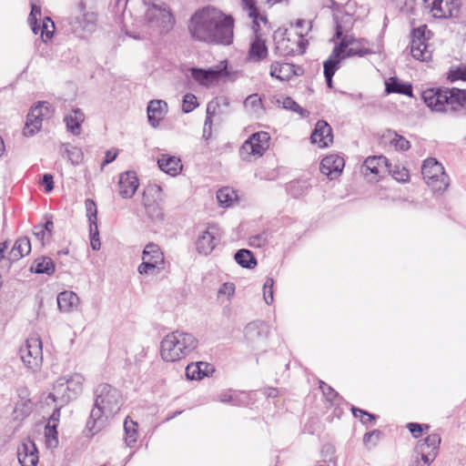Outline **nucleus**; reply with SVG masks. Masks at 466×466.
Listing matches in <instances>:
<instances>
[{
	"instance_id": "f257e3e1",
	"label": "nucleus",
	"mask_w": 466,
	"mask_h": 466,
	"mask_svg": "<svg viewBox=\"0 0 466 466\" xmlns=\"http://www.w3.org/2000/svg\"><path fill=\"white\" fill-rule=\"evenodd\" d=\"M94 406L86 421L92 435L104 429L121 410L124 398L121 391L107 383H101L94 390Z\"/></svg>"
},
{
	"instance_id": "f03ea898",
	"label": "nucleus",
	"mask_w": 466,
	"mask_h": 466,
	"mask_svg": "<svg viewBox=\"0 0 466 466\" xmlns=\"http://www.w3.org/2000/svg\"><path fill=\"white\" fill-rule=\"evenodd\" d=\"M426 106L433 112L455 113L466 106V90L431 87L421 94Z\"/></svg>"
},
{
	"instance_id": "7ed1b4c3",
	"label": "nucleus",
	"mask_w": 466,
	"mask_h": 466,
	"mask_svg": "<svg viewBox=\"0 0 466 466\" xmlns=\"http://www.w3.org/2000/svg\"><path fill=\"white\" fill-rule=\"evenodd\" d=\"M198 346L197 339L188 332L176 330L167 334L160 342V357L166 362L187 358Z\"/></svg>"
},
{
	"instance_id": "20e7f679",
	"label": "nucleus",
	"mask_w": 466,
	"mask_h": 466,
	"mask_svg": "<svg viewBox=\"0 0 466 466\" xmlns=\"http://www.w3.org/2000/svg\"><path fill=\"white\" fill-rule=\"evenodd\" d=\"M83 382L84 377L79 373L62 376L54 383L53 392L49 393L46 400L51 399L53 401L66 404L82 392Z\"/></svg>"
},
{
	"instance_id": "39448f33",
	"label": "nucleus",
	"mask_w": 466,
	"mask_h": 466,
	"mask_svg": "<svg viewBox=\"0 0 466 466\" xmlns=\"http://www.w3.org/2000/svg\"><path fill=\"white\" fill-rule=\"evenodd\" d=\"M211 19L213 35L210 37V44L231 45L234 37V18L230 15H226L219 9L212 7Z\"/></svg>"
},
{
	"instance_id": "423d86ee",
	"label": "nucleus",
	"mask_w": 466,
	"mask_h": 466,
	"mask_svg": "<svg viewBox=\"0 0 466 466\" xmlns=\"http://www.w3.org/2000/svg\"><path fill=\"white\" fill-rule=\"evenodd\" d=\"M212 7L208 6L194 13L188 23V31L193 39L210 44L212 35Z\"/></svg>"
},
{
	"instance_id": "0eeeda50",
	"label": "nucleus",
	"mask_w": 466,
	"mask_h": 466,
	"mask_svg": "<svg viewBox=\"0 0 466 466\" xmlns=\"http://www.w3.org/2000/svg\"><path fill=\"white\" fill-rule=\"evenodd\" d=\"M421 174L425 183L433 192H441L449 187V177L441 163L430 157L424 160Z\"/></svg>"
},
{
	"instance_id": "6e6552de",
	"label": "nucleus",
	"mask_w": 466,
	"mask_h": 466,
	"mask_svg": "<svg viewBox=\"0 0 466 466\" xmlns=\"http://www.w3.org/2000/svg\"><path fill=\"white\" fill-rule=\"evenodd\" d=\"M147 9L145 18L152 26L156 27L160 34L168 32L175 23V19L166 4H145Z\"/></svg>"
},
{
	"instance_id": "1a4fd4ad",
	"label": "nucleus",
	"mask_w": 466,
	"mask_h": 466,
	"mask_svg": "<svg viewBox=\"0 0 466 466\" xmlns=\"http://www.w3.org/2000/svg\"><path fill=\"white\" fill-rule=\"evenodd\" d=\"M276 52L280 56H295L303 54L306 50L308 41L303 37L302 33H296L294 37L287 30L277 32L275 35Z\"/></svg>"
},
{
	"instance_id": "9d476101",
	"label": "nucleus",
	"mask_w": 466,
	"mask_h": 466,
	"mask_svg": "<svg viewBox=\"0 0 466 466\" xmlns=\"http://www.w3.org/2000/svg\"><path fill=\"white\" fill-rule=\"evenodd\" d=\"M269 139L268 132L260 131L252 134L239 148L240 158L251 162L253 158L260 157L268 150Z\"/></svg>"
},
{
	"instance_id": "9b49d317",
	"label": "nucleus",
	"mask_w": 466,
	"mask_h": 466,
	"mask_svg": "<svg viewBox=\"0 0 466 466\" xmlns=\"http://www.w3.org/2000/svg\"><path fill=\"white\" fill-rule=\"evenodd\" d=\"M164 196L162 188L157 184L148 185L143 192L142 205L152 219H162Z\"/></svg>"
},
{
	"instance_id": "f8f14e48",
	"label": "nucleus",
	"mask_w": 466,
	"mask_h": 466,
	"mask_svg": "<svg viewBox=\"0 0 466 466\" xmlns=\"http://www.w3.org/2000/svg\"><path fill=\"white\" fill-rule=\"evenodd\" d=\"M20 357L28 370L36 371L43 361L42 340L38 336H31L20 349Z\"/></svg>"
},
{
	"instance_id": "ddd939ff",
	"label": "nucleus",
	"mask_w": 466,
	"mask_h": 466,
	"mask_svg": "<svg viewBox=\"0 0 466 466\" xmlns=\"http://www.w3.org/2000/svg\"><path fill=\"white\" fill-rule=\"evenodd\" d=\"M52 110L48 102L40 101L35 106H32L24 128V135L25 137L34 136L42 127V122L45 118L50 117Z\"/></svg>"
},
{
	"instance_id": "4468645a",
	"label": "nucleus",
	"mask_w": 466,
	"mask_h": 466,
	"mask_svg": "<svg viewBox=\"0 0 466 466\" xmlns=\"http://www.w3.org/2000/svg\"><path fill=\"white\" fill-rule=\"evenodd\" d=\"M427 26L421 25L414 28L411 32L410 41V54L411 56L420 61H428L431 58V51L426 43Z\"/></svg>"
},
{
	"instance_id": "2eb2a0df",
	"label": "nucleus",
	"mask_w": 466,
	"mask_h": 466,
	"mask_svg": "<svg viewBox=\"0 0 466 466\" xmlns=\"http://www.w3.org/2000/svg\"><path fill=\"white\" fill-rule=\"evenodd\" d=\"M440 443L441 437L436 433L430 434L424 440L420 441L416 446V451L420 455L423 463L421 464L420 461H417V466H429L438 454Z\"/></svg>"
},
{
	"instance_id": "dca6fc26",
	"label": "nucleus",
	"mask_w": 466,
	"mask_h": 466,
	"mask_svg": "<svg viewBox=\"0 0 466 466\" xmlns=\"http://www.w3.org/2000/svg\"><path fill=\"white\" fill-rule=\"evenodd\" d=\"M191 76L199 85L209 86L217 83L222 76H227V62L223 61L218 66L208 69L192 67Z\"/></svg>"
},
{
	"instance_id": "f3484780",
	"label": "nucleus",
	"mask_w": 466,
	"mask_h": 466,
	"mask_svg": "<svg viewBox=\"0 0 466 466\" xmlns=\"http://www.w3.org/2000/svg\"><path fill=\"white\" fill-rule=\"evenodd\" d=\"M426 9L435 18H448L456 15L459 7V0H423Z\"/></svg>"
},
{
	"instance_id": "a211bd4d",
	"label": "nucleus",
	"mask_w": 466,
	"mask_h": 466,
	"mask_svg": "<svg viewBox=\"0 0 466 466\" xmlns=\"http://www.w3.org/2000/svg\"><path fill=\"white\" fill-rule=\"evenodd\" d=\"M387 158L383 156L369 157L362 166V174L370 181L376 182L387 172Z\"/></svg>"
},
{
	"instance_id": "6ab92c4d",
	"label": "nucleus",
	"mask_w": 466,
	"mask_h": 466,
	"mask_svg": "<svg viewBox=\"0 0 466 466\" xmlns=\"http://www.w3.org/2000/svg\"><path fill=\"white\" fill-rule=\"evenodd\" d=\"M218 228L208 226L197 238L196 247L199 254H210L218 244Z\"/></svg>"
},
{
	"instance_id": "aec40b11",
	"label": "nucleus",
	"mask_w": 466,
	"mask_h": 466,
	"mask_svg": "<svg viewBox=\"0 0 466 466\" xmlns=\"http://www.w3.org/2000/svg\"><path fill=\"white\" fill-rule=\"evenodd\" d=\"M139 186L135 171H126L119 176L118 193L123 198H131Z\"/></svg>"
},
{
	"instance_id": "412c9836",
	"label": "nucleus",
	"mask_w": 466,
	"mask_h": 466,
	"mask_svg": "<svg viewBox=\"0 0 466 466\" xmlns=\"http://www.w3.org/2000/svg\"><path fill=\"white\" fill-rule=\"evenodd\" d=\"M344 159L337 155H329L325 157L320 162V171L323 175L330 179L337 178L340 176L344 167Z\"/></svg>"
},
{
	"instance_id": "4be33fe9",
	"label": "nucleus",
	"mask_w": 466,
	"mask_h": 466,
	"mask_svg": "<svg viewBox=\"0 0 466 466\" xmlns=\"http://www.w3.org/2000/svg\"><path fill=\"white\" fill-rule=\"evenodd\" d=\"M17 458L22 466H36L38 462V451L33 441L23 442L17 451Z\"/></svg>"
},
{
	"instance_id": "5701e85b",
	"label": "nucleus",
	"mask_w": 466,
	"mask_h": 466,
	"mask_svg": "<svg viewBox=\"0 0 466 466\" xmlns=\"http://www.w3.org/2000/svg\"><path fill=\"white\" fill-rule=\"evenodd\" d=\"M302 72L300 66L293 64L275 62L270 66V76L280 81H288L293 76H300Z\"/></svg>"
},
{
	"instance_id": "b1692460",
	"label": "nucleus",
	"mask_w": 466,
	"mask_h": 466,
	"mask_svg": "<svg viewBox=\"0 0 466 466\" xmlns=\"http://www.w3.org/2000/svg\"><path fill=\"white\" fill-rule=\"evenodd\" d=\"M311 142L319 147H326L332 143L333 136L330 126L324 120H319L311 134Z\"/></svg>"
},
{
	"instance_id": "393cba45",
	"label": "nucleus",
	"mask_w": 466,
	"mask_h": 466,
	"mask_svg": "<svg viewBox=\"0 0 466 466\" xmlns=\"http://www.w3.org/2000/svg\"><path fill=\"white\" fill-rule=\"evenodd\" d=\"M147 119L151 127H157L167 114V103L161 99L151 100L147 105Z\"/></svg>"
},
{
	"instance_id": "a878e982",
	"label": "nucleus",
	"mask_w": 466,
	"mask_h": 466,
	"mask_svg": "<svg viewBox=\"0 0 466 466\" xmlns=\"http://www.w3.org/2000/svg\"><path fill=\"white\" fill-rule=\"evenodd\" d=\"M252 29L255 37L250 44L248 55L251 60L260 61L268 56V47L265 44V40L262 38V35L258 32L259 25H255V24H253Z\"/></svg>"
},
{
	"instance_id": "bb28decb",
	"label": "nucleus",
	"mask_w": 466,
	"mask_h": 466,
	"mask_svg": "<svg viewBox=\"0 0 466 466\" xmlns=\"http://www.w3.org/2000/svg\"><path fill=\"white\" fill-rule=\"evenodd\" d=\"M158 167L165 173L175 177L182 170V165L180 158L169 156L162 155L157 160Z\"/></svg>"
},
{
	"instance_id": "cd10ccee",
	"label": "nucleus",
	"mask_w": 466,
	"mask_h": 466,
	"mask_svg": "<svg viewBox=\"0 0 466 466\" xmlns=\"http://www.w3.org/2000/svg\"><path fill=\"white\" fill-rule=\"evenodd\" d=\"M213 371V367L204 361L190 363L186 367V376L188 380H201Z\"/></svg>"
},
{
	"instance_id": "c85d7f7f",
	"label": "nucleus",
	"mask_w": 466,
	"mask_h": 466,
	"mask_svg": "<svg viewBox=\"0 0 466 466\" xmlns=\"http://www.w3.org/2000/svg\"><path fill=\"white\" fill-rule=\"evenodd\" d=\"M79 303L78 296L70 290H65L58 294L57 296V305L61 311L63 312H72L76 309Z\"/></svg>"
},
{
	"instance_id": "c756f323",
	"label": "nucleus",
	"mask_w": 466,
	"mask_h": 466,
	"mask_svg": "<svg viewBox=\"0 0 466 466\" xmlns=\"http://www.w3.org/2000/svg\"><path fill=\"white\" fill-rule=\"evenodd\" d=\"M84 120H85V115L78 108L73 109L64 118V121L66 125L67 130L76 136L80 134L81 125L84 122Z\"/></svg>"
},
{
	"instance_id": "7c9ffc66",
	"label": "nucleus",
	"mask_w": 466,
	"mask_h": 466,
	"mask_svg": "<svg viewBox=\"0 0 466 466\" xmlns=\"http://www.w3.org/2000/svg\"><path fill=\"white\" fill-rule=\"evenodd\" d=\"M31 252V243L28 238H19L14 244L11 251L9 252V259L11 261H17Z\"/></svg>"
},
{
	"instance_id": "2f4dec72",
	"label": "nucleus",
	"mask_w": 466,
	"mask_h": 466,
	"mask_svg": "<svg viewBox=\"0 0 466 466\" xmlns=\"http://www.w3.org/2000/svg\"><path fill=\"white\" fill-rule=\"evenodd\" d=\"M385 91L388 94L397 93L412 96L411 85L400 82L397 77H390L385 84Z\"/></svg>"
},
{
	"instance_id": "473e14b6",
	"label": "nucleus",
	"mask_w": 466,
	"mask_h": 466,
	"mask_svg": "<svg viewBox=\"0 0 466 466\" xmlns=\"http://www.w3.org/2000/svg\"><path fill=\"white\" fill-rule=\"evenodd\" d=\"M138 425L136 421L130 420L128 417L124 421L125 431V442L127 447H133L138 438L137 431Z\"/></svg>"
},
{
	"instance_id": "72a5a7b5",
	"label": "nucleus",
	"mask_w": 466,
	"mask_h": 466,
	"mask_svg": "<svg viewBox=\"0 0 466 466\" xmlns=\"http://www.w3.org/2000/svg\"><path fill=\"white\" fill-rule=\"evenodd\" d=\"M236 262L245 268H254L257 266V259L253 253L248 249H239L235 253Z\"/></svg>"
},
{
	"instance_id": "f704fd0d",
	"label": "nucleus",
	"mask_w": 466,
	"mask_h": 466,
	"mask_svg": "<svg viewBox=\"0 0 466 466\" xmlns=\"http://www.w3.org/2000/svg\"><path fill=\"white\" fill-rule=\"evenodd\" d=\"M31 270L36 274L52 275L55 272V264L50 258L42 257L34 261Z\"/></svg>"
},
{
	"instance_id": "c9c22d12",
	"label": "nucleus",
	"mask_w": 466,
	"mask_h": 466,
	"mask_svg": "<svg viewBox=\"0 0 466 466\" xmlns=\"http://www.w3.org/2000/svg\"><path fill=\"white\" fill-rule=\"evenodd\" d=\"M142 258H149L150 261L160 266L164 264V255L159 247L154 243H149L145 247Z\"/></svg>"
},
{
	"instance_id": "e433bc0d",
	"label": "nucleus",
	"mask_w": 466,
	"mask_h": 466,
	"mask_svg": "<svg viewBox=\"0 0 466 466\" xmlns=\"http://www.w3.org/2000/svg\"><path fill=\"white\" fill-rule=\"evenodd\" d=\"M62 147H64L65 149L63 156L66 157V158L72 165L76 166L82 162L84 154L81 148L73 147L68 143L63 144Z\"/></svg>"
},
{
	"instance_id": "4c0bfd02",
	"label": "nucleus",
	"mask_w": 466,
	"mask_h": 466,
	"mask_svg": "<svg viewBox=\"0 0 466 466\" xmlns=\"http://www.w3.org/2000/svg\"><path fill=\"white\" fill-rule=\"evenodd\" d=\"M266 329V325L261 321H252L248 323L244 329L245 337L248 340H255L256 339L262 336V333Z\"/></svg>"
},
{
	"instance_id": "58836bf2",
	"label": "nucleus",
	"mask_w": 466,
	"mask_h": 466,
	"mask_svg": "<svg viewBox=\"0 0 466 466\" xmlns=\"http://www.w3.org/2000/svg\"><path fill=\"white\" fill-rule=\"evenodd\" d=\"M217 199L220 207L228 208L237 199V194L230 187H223L217 192Z\"/></svg>"
},
{
	"instance_id": "ea45409f",
	"label": "nucleus",
	"mask_w": 466,
	"mask_h": 466,
	"mask_svg": "<svg viewBox=\"0 0 466 466\" xmlns=\"http://www.w3.org/2000/svg\"><path fill=\"white\" fill-rule=\"evenodd\" d=\"M229 105L228 98L226 96L216 97L208 103L207 106V115L209 116H217L218 114H223L222 106L227 107Z\"/></svg>"
},
{
	"instance_id": "a19ab883",
	"label": "nucleus",
	"mask_w": 466,
	"mask_h": 466,
	"mask_svg": "<svg viewBox=\"0 0 466 466\" xmlns=\"http://www.w3.org/2000/svg\"><path fill=\"white\" fill-rule=\"evenodd\" d=\"M357 43L354 37L350 35H344L339 45L335 46L329 57L339 62V56L346 51L350 46H353Z\"/></svg>"
},
{
	"instance_id": "79ce46f5",
	"label": "nucleus",
	"mask_w": 466,
	"mask_h": 466,
	"mask_svg": "<svg viewBox=\"0 0 466 466\" xmlns=\"http://www.w3.org/2000/svg\"><path fill=\"white\" fill-rule=\"evenodd\" d=\"M244 7L248 11V16L253 19V24L258 25L259 21L267 24L268 20L265 15H261L257 7L255 0H242Z\"/></svg>"
},
{
	"instance_id": "37998d69",
	"label": "nucleus",
	"mask_w": 466,
	"mask_h": 466,
	"mask_svg": "<svg viewBox=\"0 0 466 466\" xmlns=\"http://www.w3.org/2000/svg\"><path fill=\"white\" fill-rule=\"evenodd\" d=\"M76 30L81 28L84 33H91L95 29L94 15L85 14L76 17Z\"/></svg>"
},
{
	"instance_id": "c03bdc74",
	"label": "nucleus",
	"mask_w": 466,
	"mask_h": 466,
	"mask_svg": "<svg viewBox=\"0 0 466 466\" xmlns=\"http://www.w3.org/2000/svg\"><path fill=\"white\" fill-rule=\"evenodd\" d=\"M339 62L329 57L323 64L324 76L326 78L327 86L332 87V77L339 68Z\"/></svg>"
},
{
	"instance_id": "a18cd8bd",
	"label": "nucleus",
	"mask_w": 466,
	"mask_h": 466,
	"mask_svg": "<svg viewBox=\"0 0 466 466\" xmlns=\"http://www.w3.org/2000/svg\"><path fill=\"white\" fill-rule=\"evenodd\" d=\"M142 259L143 262L137 268L141 275H156L162 268V266L153 263L149 258H142Z\"/></svg>"
},
{
	"instance_id": "49530a36",
	"label": "nucleus",
	"mask_w": 466,
	"mask_h": 466,
	"mask_svg": "<svg viewBox=\"0 0 466 466\" xmlns=\"http://www.w3.org/2000/svg\"><path fill=\"white\" fill-rule=\"evenodd\" d=\"M38 33L41 32V37L44 41L50 39L53 36L55 25L49 17H46L42 23V25L37 24Z\"/></svg>"
},
{
	"instance_id": "de8ad7c7",
	"label": "nucleus",
	"mask_w": 466,
	"mask_h": 466,
	"mask_svg": "<svg viewBox=\"0 0 466 466\" xmlns=\"http://www.w3.org/2000/svg\"><path fill=\"white\" fill-rule=\"evenodd\" d=\"M390 133L393 136V137L390 139V144L393 145L396 149L407 151L410 147V141L407 140L404 137L397 134L394 131H390Z\"/></svg>"
},
{
	"instance_id": "09e8293b",
	"label": "nucleus",
	"mask_w": 466,
	"mask_h": 466,
	"mask_svg": "<svg viewBox=\"0 0 466 466\" xmlns=\"http://www.w3.org/2000/svg\"><path fill=\"white\" fill-rule=\"evenodd\" d=\"M38 16H41L40 6H38L35 4L32 3L31 4V12H30V15L28 16V23H29V25L31 26L32 31L35 35L38 34V29H39V27H37V17Z\"/></svg>"
},
{
	"instance_id": "8fccbe9b",
	"label": "nucleus",
	"mask_w": 466,
	"mask_h": 466,
	"mask_svg": "<svg viewBox=\"0 0 466 466\" xmlns=\"http://www.w3.org/2000/svg\"><path fill=\"white\" fill-rule=\"evenodd\" d=\"M368 54H370L369 49L354 46V45L350 46L346 49V51L341 54L342 56H339V62L341 60H344L347 57H351V56H360L361 57Z\"/></svg>"
},
{
	"instance_id": "3c124183",
	"label": "nucleus",
	"mask_w": 466,
	"mask_h": 466,
	"mask_svg": "<svg viewBox=\"0 0 466 466\" xmlns=\"http://www.w3.org/2000/svg\"><path fill=\"white\" fill-rule=\"evenodd\" d=\"M90 245L94 250L100 249L99 231L96 222L89 223Z\"/></svg>"
},
{
	"instance_id": "603ef678",
	"label": "nucleus",
	"mask_w": 466,
	"mask_h": 466,
	"mask_svg": "<svg viewBox=\"0 0 466 466\" xmlns=\"http://www.w3.org/2000/svg\"><path fill=\"white\" fill-rule=\"evenodd\" d=\"M274 280L272 278H267L263 286V298L268 305H271L274 301L273 292Z\"/></svg>"
},
{
	"instance_id": "864d4df0",
	"label": "nucleus",
	"mask_w": 466,
	"mask_h": 466,
	"mask_svg": "<svg viewBox=\"0 0 466 466\" xmlns=\"http://www.w3.org/2000/svg\"><path fill=\"white\" fill-rule=\"evenodd\" d=\"M198 106L197 97L191 93H187L183 97L182 110L185 113L192 112Z\"/></svg>"
},
{
	"instance_id": "5fc2aeb1",
	"label": "nucleus",
	"mask_w": 466,
	"mask_h": 466,
	"mask_svg": "<svg viewBox=\"0 0 466 466\" xmlns=\"http://www.w3.org/2000/svg\"><path fill=\"white\" fill-rule=\"evenodd\" d=\"M282 106L285 109L297 112L300 116H306L308 114L307 110L303 109L296 101L289 96L283 99Z\"/></svg>"
},
{
	"instance_id": "6e6d98bb",
	"label": "nucleus",
	"mask_w": 466,
	"mask_h": 466,
	"mask_svg": "<svg viewBox=\"0 0 466 466\" xmlns=\"http://www.w3.org/2000/svg\"><path fill=\"white\" fill-rule=\"evenodd\" d=\"M85 206L89 223L96 222L97 209L95 201L90 198H87L85 201Z\"/></svg>"
},
{
	"instance_id": "4d7b16f0",
	"label": "nucleus",
	"mask_w": 466,
	"mask_h": 466,
	"mask_svg": "<svg viewBox=\"0 0 466 466\" xmlns=\"http://www.w3.org/2000/svg\"><path fill=\"white\" fill-rule=\"evenodd\" d=\"M321 456L324 461L335 462V447L332 444H324L321 448Z\"/></svg>"
},
{
	"instance_id": "13d9d810",
	"label": "nucleus",
	"mask_w": 466,
	"mask_h": 466,
	"mask_svg": "<svg viewBox=\"0 0 466 466\" xmlns=\"http://www.w3.org/2000/svg\"><path fill=\"white\" fill-rule=\"evenodd\" d=\"M407 428L414 438H419L424 430L428 431L430 429V426L427 424L410 422L407 424Z\"/></svg>"
},
{
	"instance_id": "bf43d9fd",
	"label": "nucleus",
	"mask_w": 466,
	"mask_h": 466,
	"mask_svg": "<svg viewBox=\"0 0 466 466\" xmlns=\"http://www.w3.org/2000/svg\"><path fill=\"white\" fill-rule=\"evenodd\" d=\"M268 242V235L263 232L249 238V245L253 248H261Z\"/></svg>"
},
{
	"instance_id": "052dcab7",
	"label": "nucleus",
	"mask_w": 466,
	"mask_h": 466,
	"mask_svg": "<svg viewBox=\"0 0 466 466\" xmlns=\"http://www.w3.org/2000/svg\"><path fill=\"white\" fill-rule=\"evenodd\" d=\"M448 79L451 82L460 79L466 81V66H460L456 70L451 71L449 73Z\"/></svg>"
},
{
	"instance_id": "680f3d73",
	"label": "nucleus",
	"mask_w": 466,
	"mask_h": 466,
	"mask_svg": "<svg viewBox=\"0 0 466 466\" xmlns=\"http://www.w3.org/2000/svg\"><path fill=\"white\" fill-rule=\"evenodd\" d=\"M351 411H352V414L354 415V417L360 418L363 424H367V421L364 420V417H368V420H370V421H372L373 420H375V416L373 414L369 413L368 411L363 410L361 409L352 407Z\"/></svg>"
},
{
	"instance_id": "e2e57ef3",
	"label": "nucleus",
	"mask_w": 466,
	"mask_h": 466,
	"mask_svg": "<svg viewBox=\"0 0 466 466\" xmlns=\"http://www.w3.org/2000/svg\"><path fill=\"white\" fill-rule=\"evenodd\" d=\"M235 293V285L232 282L223 283L218 289V296L225 295L228 299Z\"/></svg>"
},
{
	"instance_id": "0e129e2a",
	"label": "nucleus",
	"mask_w": 466,
	"mask_h": 466,
	"mask_svg": "<svg viewBox=\"0 0 466 466\" xmlns=\"http://www.w3.org/2000/svg\"><path fill=\"white\" fill-rule=\"evenodd\" d=\"M319 388L322 390L323 395L327 398L329 401H332L334 398L338 396V393L328 384L323 381H320Z\"/></svg>"
},
{
	"instance_id": "69168bd1",
	"label": "nucleus",
	"mask_w": 466,
	"mask_h": 466,
	"mask_svg": "<svg viewBox=\"0 0 466 466\" xmlns=\"http://www.w3.org/2000/svg\"><path fill=\"white\" fill-rule=\"evenodd\" d=\"M380 436V431L379 430H374L372 431L367 432L363 437V442L365 445L369 443H372L374 446L379 441Z\"/></svg>"
},
{
	"instance_id": "338daca9",
	"label": "nucleus",
	"mask_w": 466,
	"mask_h": 466,
	"mask_svg": "<svg viewBox=\"0 0 466 466\" xmlns=\"http://www.w3.org/2000/svg\"><path fill=\"white\" fill-rule=\"evenodd\" d=\"M56 427H57V425H56V423L47 422L46 429H45V435L48 439L49 441H50L51 438L56 441H57Z\"/></svg>"
},
{
	"instance_id": "774afa93",
	"label": "nucleus",
	"mask_w": 466,
	"mask_h": 466,
	"mask_svg": "<svg viewBox=\"0 0 466 466\" xmlns=\"http://www.w3.org/2000/svg\"><path fill=\"white\" fill-rule=\"evenodd\" d=\"M42 185H44L46 192H51L54 188L53 176L51 174H45L42 178Z\"/></svg>"
}]
</instances>
